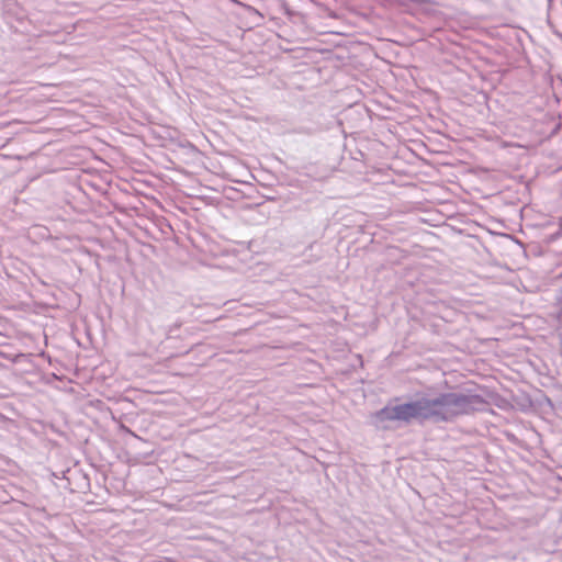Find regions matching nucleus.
<instances>
[{
  "mask_svg": "<svg viewBox=\"0 0 562 562\" xmlns=\"http://www.w3.org/2000/svg\"><path fill=\"white\" fill-rule=\"evenodd\" d=\"M424 425L426 423L422 397L396 405H386L371 414L370 423L378 430H395L413 423Z\"/></svg>",
  "mask_w": 562,
  "mask_h": 562,
  "instance_id": "2",
  "label": "nucleus"
},
{
  "mask_svg": "<svg viewBox=\"0 0 562 562\" xmlns=\"http://www.w3.org/2000/svg\"><path fill=\"white\" fill-rule=\"evenodd\" d=\"M36 355L41 356V357H45L47 353L41 352V353H36Z\"/></svg>",
  "mask_w": 562,
  "mask_h": 562,
  "instance_id": "4",
  "label": "nucleus"
},
{
  "mask_svg": "<svg viewBox=\"0 0 562 562\" xmlns=\"http://www.w3.org/2000/svg\"><path fill=\"white\" fill-rule=\"evenodd\" d=\"M561 356H562V353H561Z\"/></svg>",
  "mask_w": 562,
  "mask_h": 562,
  "instance_id": "5",
  "label": "nucleus"
},
{
  "mask_svg": "<svg viewBox=\"0 0 562 562\" xmlns=\"http://www.w3.org/2000/svg\"><path fill=\"white\" fill-rule=\"evenodd\" d=\"M426 422L447 423L460 415L483 411L487 402L470 390L441 393L434 398L422 397Z\"/></svg>",
  "mask_w": 562,
  "mask_h": 562,
  "instance_id": "1",
  "label": "nucleus"
},
{
  "mask_svg": "<svg viewBox=\"0 0 562 562\" xmlns=\"http://www.w3.org/2000/svg\"><path fill=\"white\" fill-rule=\"evenodd\" d=\"M33 355L34 353H0V356L13 364L27 362V357Z\"/></svg>",
  "mask_w": 562,
  "mask_h": 562,
  "instance_id": "3",
  "label": "nucleus"
}]
</instances>
